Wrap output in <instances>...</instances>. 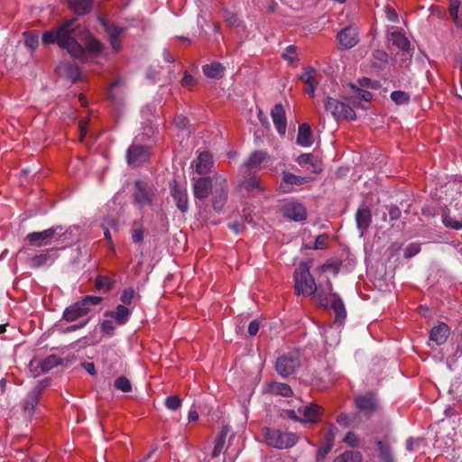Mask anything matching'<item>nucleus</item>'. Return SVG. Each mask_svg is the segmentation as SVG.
Instances as JSON below:
<instances>
[{
    "label": "nucleus",
    "instance_id": "nucleus-1",
    "mask_svg": "<svg viewBox=\"0 0 462 462\" xmlns=\"http://www.w3.org/2000/svg\"><path fill=\"white\" fill-rule=\"evenodd\" d=\"M76 18L64 21L60 25L42 34V42L46 45L57 43L59 47L66 50L72 57L80 60L87 58L85 48L79 42L82 41L86 44L88 52L92 54H102L103 44L92 36L88 31L76 23Z\"/></svg>",
    "mask_w": 462,
    "mask_h": 462
},
{
    "label": "nucleus",
    "instance_id": "nucleus-2",
    "mask_svg": "<svg viewBox=\"0 0 462 462\" xmlns=\"http://www.w3.org/2000/svg\"><path fill=\"white\" fill-rule=\"evenodd\" d=\"M310 262H302L294 272L295 291L298 295H312L317 293L319 303L322 306H327L328 300L323 297L322 292L318 291L317 285L312 278L310 269Z\"/></svg>",
    "mask_w": 462,
    "mask_h": 462
},
{
    "label": "nucleus",
    "instance_id": "nucleus-3",
    "mask_svg": "<svg viewBox=\"0 0 462 462\" xmlns=\"http://www.w3.org/2000/svg\"><path fill=\"white\" fill-rule=\"evenodd\" d=\"M448 185L457 192V196L454 199L455 203L442 215V223L446 227L457 230L462 228V179L455 180Z\"/></svg>",
    "mask_w": 462,
    "mask_h": 462
},
{
    "label": "nucleus",
    "instance_id": "nucleus-4",
    "mask_svg": "<svg viewBox=\"0 0 462 462\" xmlns=\"http://www.w3.org/2000/svg\"><path fill=\"white\" fill-rule=\"evenodd\" d=\"M102 300L103 299L99 296H86L80 300L67 307L63 312V319L68 322H72L83 318L89 313L90 305L97 306L101 303Z\"/></svg>",
    "mask_w": 462,
    "mask_h": 462
},
{
    "label": "nucleus",
    "instance_id": "nucleus-5",
    "mask_svg": "<svg viewBox=\"0 0 462 462\" xmlns=\"http://www.w3.org/2000/svg\"><path fill=\"white\" fill-rule=\"evenodd\" d=\"M264 439L267 445L279 449L290 448L297 441V436L292 432H284L276 429H265Z\"/></svg>",
    "mask_w": 462,
    "mask_h": 462
},
{
    "label": "nucleus",
    "instance_id": "nucleus-6",
    "mask_svg": "<svg viewBox=\"0 0 462 462\" xmlns=\"http://www.w3.org/2000/svg\"><path fill=\"white\" fill-rule=\"evenodd\" d=\"M48 384V380L39 382L23 400L22 408L27 417L32 418L36 413L40 397Z\"/></svg>",
    "mask_w": 462,
    "mask_h": 462
},
{
    "label": "nucleus",
    "instance_id": "nucleus-7",
    "mask_svg": "<svg viewBox=\"0 0 462 462\" xmlns=\"http://www.w3.org/2000/svg\"><path fill=\"white\" fill-rule=\"evenodd\" d=\"M325 109L330 113L336 120H355V111L348 105L328 97L325 101Z\"/></svg>",
    "mask_w": 462,
    "mask_h": 462
},
{
    "label": "nucleus",
    "instance_id": "nucleus-8",
    "mask_svg": "<svg viewBox=\"0 0 462 462\" xmlns=\"http://www.w3.org/2000/svg\"><path fill=\"white\" fill-rule=\"evenodd\" d=\"M136 190L134 195V204L143 208L144 206H151L155 198V189L150 181L136 180Z\"/></svg>",
    "mask_w": 462,
    "mask_h": 462
},
{
    "label": "nucleus",
    "instance_id": "nucleus-9",
    "mask_svg": "<svg viewBox=\"0 0 462 462\" xmlns=\"http://www.w3.org/2000/svg\"><path fill=\"white\" fill-rule=\"evenodd\" d=\"M300 355L297 351L289 352L278 357L275 369L283 377L293 374L300 366Z\"/></svg>",
    "mask_w": 462,
    "mask_h": 462
},
{
    "label": "nucleus",
    "instance_id": "nucleus-10",
    "mask_svg": "<svg viewBox=\"0 0 462 462\" xmlns=\"http://www.w3.org/2000/svg\"><path fill=\"white\" fill-rule=\"evenodd\" d=\"M215 189L212 191V207L215 211L221 212L227 200L228 186L225 177L215 178Z\"/></svg>",
    "mask_w": 462,
    "mask_h": 462
},
{
    "label": "nucleus",
    "instance_id": "nucleus-11",
    "mask_svg": "<svg viewBox=\"0 0 462 462\" xmlns=\"http://www.w3.org/2000/svg\"><path fill=\"white\" fill-rule=\"evenodd\" d=\"M98 20L104 28L105 32L108 35V41L111 45L112 51L115 53H117L122 49V42L119 39L120 35L123 34L125 31V28L123 26H119L116 23H110L106 20L104 17H98Z\"/></svg>",
    "mask_w": 462,
    "mask_h": 462
},
{
    "label": "nucleus",
    "instance_id": "nucleus-12",
    "mask_svg": "<svg viewBox=\"0 0 462 462\" xmlns=\"http://www.w3.org/2000/svg\"><path fill=\"white\" fill-rule=\"evenodd\" d=\"M170 192L179 210L183 213L187 212L189 210V196L187 189L173 180L170 182Z\"/></svg>",
    "mask_w": 462,
    "mask_h": 462
},
{
    "label": "nucleus",
    "instance_id": "nucleus-13",
    "mask_svg": "<svg viewBox=\"0 0 462 462\" xmlns=\"http://www.w3.org/2000/svg\"><path fill=\"white\" fill-rule=\"evenodd\" d=\"M272 161V157L263 151L257 150L251 153L247 161L241 166L240 171L250 172L252 171H257L261 165L264 162Z\"/></svg>",
    "mask_w": 462,
    "mask_h": 462
},
{
    "label": "nucleus",
    "instance_id": "nucleus-14",
    "mask_svg": "<svg viewBox=\"0 0 462 462\" xmlns=\"http://www.w3.org/2000/svg\"><path fill=\"white\" fill-rule=\"evenodd\" d=\"M57 233V227H50L40 232H32L26 236V240L30 245L37 247L49 245Z\"/></svg>",
    "mask_w": 462,
    "mask_h": 462
},
{
    "label": "nucleus",
    "instance_id": "nucleus-15",
    "mask_svg": "<svg viewBox=\"0 0 462 462\" xmlns=\"http://www.w3.org/2000/svg\"><path fill=\"white\" fill-rule=\"evenodd\" d=\"M282 215L293 221H303L307 217V212L304 206L297 201H287L283 204Z\"/></svg>",
    "mask_w": 462,
    "mask_h": 462
},
{
    "label": "nucleus",
    "instance_id": "nucleus-16",
    "mask_svg": "<svg viewBox=\"0 0 462 462\" xmlns=\"http://www.w3.org/2000/svg\"><path fill=\"white\" fill-rule=\"evenodd\" d=\"M193 194L199 200H205L209 193L212 194V180L209 177L193 178Z\"/></svg>",
    "mask_w": 462,
    "mask_h": 462
},
{
    "label": "nucleus",
    "instance_id": "nucleus-17",
    "mask_svg": "<svg viewBox=\"0 0 462 462\" xmlns=\"http://www.w3.org/2000/svg\"><path fill=\"white\" fill-rule=\"evenodd\" d=\"M150 152L147 146L132 144L127 150V162L131 166H138L148 160Z\"/></svg>",
    "mask_w": 462,
    "mask_h": 462
},
{
    "label": "nucleus",
    "instance_id": "nucleus-18",
    "mask_svg": "<svg viewBox=\"0 0 462 462\" xmlns=\"http://www.w3.org/2000/svg\"><path fill=\"white\" fill-rule=\"evenodd\" d=\"M337 40L341 49H351L358 42V32L355 26H347L337 34Z\"/></svg>",
    "mask_w": 462,
    "mask_h": 462
},
{
    "label": "nucleus",
    "instance_id": "nucleus-19",
    "mask_svg": "<svg viewBox=\"0 0 462 462\" xmlns=\"http://www.w3.org/2000/svg\"><path fill=\"white\" fill-rule=\"evenodd\" d=\"M238 189L243 195L257 196L263 191V188L255 177L245 178L240 180Z\"/></svg>",
    "mask_w": 462,
    "mask_h": 462
},
{
    "label": "nucleus",
    "instance_id": "nucleus-20",
    "mask_svg": "<svg viewBox=\"0 0 462 462\" xmlns=\"http://www.w3.org/2000/svg\"><path fill=\"white\" fill-rule=\"evenodd\" d=\"M271 116L279 134L284 135L287 129V120L283 106L276 104L271 111Z\"/></svg>",
    "mask_w": 462,
    "mask_h": 462
},
{
    "label": "nucleus",
    "instance_id": "nucleus-21",
    "mask_svg": "<svg viewBox=\"0 0 462 462\" xmlns=\"http://www.w3.org/2000/svg\"><path fill=\"white\" fill-rule=\"evenodd\" d=\"M56 258V249L43 250L40 254L30 259V266L40 268L45 265H51Z\"/></svg>",
    "mask_w": 462,
    "mask_h": 462
},
{
    "label": "nucleus",
    "instance_id": "nucleus-22",
    "mask_svg": "<svg viewBox=\"0 0 462 462\" xmlns=\"http://www.w3.org/2000/svg\"><path fill=\"white\" fill-rule=\"evenodd\" d=\"M212 166V156L208 152H199L197 158L192 162V167L199 175L208 173Z\"/></svg>",
    "mask_w": 462,
    "mask_h": 462
},
{
    "label": "nucleus",
    "instance_id": "nucleus-23",
    "mask_svg": "<svg viewBox=\"0 0 462 462\" xmlns=\"http://www.w3.org/2000/svg\"><path fill=\"white\" fill-rule=\"evenodd\" d=\"M306 182H308L307 178L297 176L287 171H283L282 180L280 184V189L284 193H288L292 190L293 186H300L301 184Z\"/></svg>",
    "mask_w": 462,
    "mask_h": 462
},
{
    "label": "nucleus",
    "instance_id": "nucleus-24",
    "mask_svg": "<svg viewBox=\"0 0 462 462\" xmlns=\"http://www.w3.org/2000/svg\"><path fill=\"white\" fill-rule=\"evenodd\" d=\"M450 334L449 327L444 323L439 322L434 326L430 333V339L435 342L438 346L444 344Z\"/></svg>",
    "mask_w": 462,
    "mask_h": 462
},
{
    "label": "nucleus",
    "instance_id": "nucleus-25",
    "mask_svg": "<svg viewBox=\"0 0 462 462\" xmlns=\"http://www.w3.org/2000/svg\"><path fill=\"white\" fill-rule=\"evenodd\" d=\"M301 422H315L321 413V408L317 404L310 403L298 409Z\"/></svg>",
    "mask_w": 462,
    "mask_h": 462
},
{
    "label": "nucleus",
    "instance_id": "nucleus-26",
    "mask_svg": "<svg viewBox=\"0 0 462 462\" xmlns=\"http://www.w3.org/2000/svg\"><path fill=\"white\" fill-rule=\"evenodd\" d=\"M131 314L132 310L123 304H119L116 306L115 310L106 311L105 316L114 319L116 325L122 326L128 321Z\"/></svg>",
    "mask_w": 462,
    "mask_h": 462
},
{
    "label": "nucleus",
    "instance_id": "nucleus-27",
    "mask_svg": "<svg viewBox=\"0 0 462 462\" xmlns=\"http://www.w3.org/2000/svg\"><path fill=\"white\" fill-rule=\"evenodd\" d=\"M356 404L359 411L369 413L377 408V400L373 393H366L356 399Z\"/></svg>",
    "mask_w": 462,
    "mask_h": 462
},
{
    "label": "nucleus",
    "instance_id": "nucleus-28",
    "mask_svg": "<svg viewBox=\"0 0 462 462\" xmlns=\"http://www.w3.org/2000/svg\"><path fill=\"white\" fill-rule=\"evenodd\" d=\"M316 74L317 71L313 68L309 67L306 68L304 71L300 75V79L307 85L305 91L310 97H314L315 88L318 84Z\"/></svg>",
    "mask_w": 462,
    "mask_h": 462
},
{
    "label": "nucleus",
    "instance_id": "nucleus-29",
    "mask_svg": "<svg viewBox=\"0 0 462 462\" xmlns=\"http://www.w3.org/2000/svg\"><path fill=\"white\" fill-rule=\"evenodd\" d=\"M356 220L360 236H363L367 227L371 224L372 215L367 208H361L356 211Z\"/></svg>",
    "mask_w": 462,
    "mask_h": 462
},
{
    "label": "nucleus",
    "instance_id": "nucleus-30",
    "mask_svg": "<svg viewBox=\"0 0 462 462\" xmlns=\"http://www.w3.org/2000/svg\"><path fill=\"white\" fill-rule=\"evenodd\" d=\"M312 143V132L310 125L307 123L300 125L297 136V144L302 147H310Z\"/></svg>",
    "mask_w": 462,
    "mask_h": 462
},
{
    "label": "nucleus",
    "instance_id": "nucleus-31",
    "mask_svg": "<svg viewBox=\"0 0 462 462\" xmlns=\"http://www.w3.org/2000/svg\"><path fill=\"white\" fill-rule=\"evenodd\" d=\"M331 297V309L334 310L336 315L335 320L336 322L341 324L346 316L345 305L337 293L332 292Z\"/></svg>",
    "mask_w": 462,
    "mask_h": 462
},
{
    "label": "nucleus",
    "instance_id": "nucleus-32",
    "mask_svg": "<svg viewBox=\"0 0 462 462\" xmlns=\"http://www.w3.org/2000/svg\"><path fill=\"white\" fill-rule=\"evenodd\" d=\"M389 42L402 51H406L410 47V42L407 37L399 30L393 31L388 36Z\"/></svg>",
    "mask_w": 462,
    "mask_h": 462
},
{
    "label": "nucleus",
    "instance_id": "nucleus-33",
    "mask_svg": "<svg viewBox=\"0 0 462 462\" xmlns=\"http://www.w3.org/2000/svg\"><path fill=\"white\" fill-rule=\"evenodd\" d=\"M203 73L209 79H220L224 75V66L217 61L206 64L202 68Z\"/></svg>",
    "mask_w": 462,
    "mask_h": 462
},
{
    "label": "nucleus",
    "instance_id": "nucleus-34",
    "mask_svg": "<svg viewBox=\"0 0 462 462\" xmlns=\"http://www.w3.org/2000/svg\"><path fill=\"white\" fill-rule=\"evenodd\" d=\"M266 391L284 397H288L292 393V390L289 384L277 382L269 383Z\"/></svg>",
    "mask_w": 462,
    "mask_h": 462
},
{
    "label": "nucleus",
    "instance_id": "nucleus-35",
    "mask_svg": "<svg viewBox=\"0 0 462 462\" xmlns=\"http://www.w3.org/2000/svg\"><path fill=\"white\" fill-rule=\"evenodd\" d=\"M70 8L78 14H84L90 11L92 0H69Z\"/></svg>",
    "mask_w": 462,
    "mask_h": 462
},
{
    "label": "nucleus",
    "instance_id": "nucleus-36",
    "mask_svg": "<svg viewBox=\"0 0 462 462\" xmlns=\"http://www.w3.org/2000/svg\"><path fill=\"white\" fill-rule=\"evenodd\" d=\"M114 286V281L108 276L98 275L95 280L96 290L106 293L112 290Z\"/></svg>",
    "mask_w": 462,
    "mask_h": 462
},
{
    "label": "nucleus",
    "instance_id": "nucleus-37",
    "mask_svg": "<svg viewBox=\"0 0 462 462\" xmlns=\"http://www.w3.org/2000/svg\"><path fill=\"white\" fill-rule=\"evenodd\" d=\"M333 440H334V433L330 430L325 435L323 445L318 449V452H317L318 459H323L327 456V454L331 450Z\"/></svg>",
    "mask_w": 462,
    "mask_h": 462
},
{
    "label": "nucleus",
    "instance_id": "nucleus-38",
    "mask_svg": "<svg viewBox=\"0 0 462 462\" xmlns=\"http://www.w3.org/2000/svg\"><path fill=\"white\" fill-rule=\"evenodd\" d=\"M226 432L222 430L215 440V446L212 450V457H216L219 456L224 450H227L226 447Z\"/></svg>",
    "mask_w": 462,
    "mask_h": 462
},
{
    "label": "nucleus",
    "instance_id": "nucleus-39",
    "mask_svg": "<svg viewBox=\"0 0 462 462\" xmlns=\"http://www.w3.org/2000/svg\"><path fill=\"white\" fill-rule=\"evenodd\" d=\"M61 69L64 70L66 76L70 79L72 81H77L80 79L81 71L78 65L65 63L62 65Z\"/></svg>",
    "mask_w": 462,
    "mask_h": 462
},
{
    "label": "nucleus",
    "instance_id": "nucleus-40",
    "mask_svg": "<svg viewBox=\"0 0 462 462\" xmlns=\"http://www.w3.org/2000/svg\"><path fill=\"white\" fill-rule=\"evenodd\" d=\"M361 460L362 456L358 451L349 450L336 457L333 462H361Z\"/></svg>",
    "mask_w": 462,
    "mask_h": 462
},
{
    "label": "nucleus",
    "instance_id": "nucleus-41",
    "mask_svg": "<svg viewBox=\"0 0 462 462\" xmlns=\"http://www.w3.org/2000/svg\"><path fill=\"white\" fill-rule=\"evenodd\" d=\"M379 456L383 462H393L390 446L381 440L377 441Z\"/></svg>",
    "mask_w": 462,
    "mask_h": 462
},
{
    "label": "nucleus",
    "instance_id": "nucleus-42",
    "mask_svg": "<svg viewBox=\"0 0 462 462\" xmlns=\"http://www.w3.org/2000/svg\"><path fill=\"white\" fill-rule=\"evenodd\" d=\"M60 364V358L55 355H51L46 357L41 363L42 371L46 373L51 370L52 368L58 366Z\"/></svg>",
    "mask_w": 462,
    "mask_h": 462
},
{
    "label": "nucleus",
    "instance_id": "nucleus-43",
    "mask_svg": "<svg viewBox=\"0 0 462 462\" xmlns=\"http://www.w3.org/2000/svg\"><path fill=\"white\" fill-rule=\"evenodd\" d=\"M374 64L375 67H382L388 63V53L383 50H375L373 52Z\"/></svg>",
    "mask_w": 462,
    "mask_h": 462
},
{
    "label": "nucleus",
    "instance_id": "nucleus-44",
    "mask_svg": "<svg viewBox=\"0 0 462 462\" xmlns=\"http://www.w3.org/2000/svg\"><path fill=\"white\" fill-rule=\"evenodd\" d=\"M115 387L123 393H129L132 390L131 382L125 376H119L115 380Z\"/></svg>",
    "mask_w": 462,
    "mask_h": 462
},
{
    "label": "nucleus",
    "instance_id": "nucleus-45",
    "mask_svg": "<svg viewBox=\"0 0 462 462\" xmlns=\"http://www.w3.org/2000/svg\"><path fill=\"white\" fill-rule=\"evenodd\" d=\"M392 100L397 105L406 104L410 100V95L404 91L395 90L391 93Z\"/></svg>",
    "mask_w": 462,
    "mask_h": 462
},
{
    "label": "nucleus",
    "instance_id": "nucleus-46",
    "mask_svg": "<svg viewBox=\"0 0 462 462\" xmlns=\"http://www.w3.org/2000/svg\"><path fill=\"white\" fill-rule=\"evenodd\" d=\"M351 88L356 90V94L353 97V100H352V104L353 105H356V99L363 100V101H365V102H368V101H370L372 99V94L369 91L364 90V89H360V88H356V87H354L352 85H351Z\"/></svg>",
    "mask_w": 462,
    "mask_h": 462
},
{
    "label": "nucleus",
    "instance_id": "nucleus-47",
    "mask_svg": "<svg viewBox=\"0 0 462 462\" xmlns=\"http://www.w3.org/2000/svg\"><path fill=\"white\" fill-rule=\"evenodd\" d=\"M24 43L31 50L34 51L39 44V37L37 34L31 32H23Z\"/></svg>",
    "mask_w": 462,
    "mask_h": 462
},
{
    "label": "nucleus",
    "instance_id": "nucleus-48",
    "mask_svg": "<svg viewBox=\"0 0 462 462\" xmlns=\"http://www.w3.org/2000/svg\"><path fill=\"white\" fill-rule=\"evenodd\" d=\"M119 325H116V322L115 321L114 319L110 318L108 319H105L103 320V322L101 323V330L109 335V336H112L113 335V332L114 330L116 328V327H118Z\"/></svg>",
    "mask_w": 462,
    "mask_h": 462
},
{
    "label": "nucleus",
    "instance_id": "nucleus-49",
    "mask_svg": "<svg viewBox=\"0 0 462 462\" xmlns=\"http://www.w3.org/2000/svg\"><path fill=\"white\" fill-rule=\"evenodd\" d=\"M181 399L176 395H171L166 398L165 406L171 411H176L181 406Z\"/></svg>",
    "mask_w": 462,
    "mask_h": 462
},
{
    "label": "nucleus",
    "instance_id": "nucleus-50",
    "mask_svg": "<svg viewBox=\"0 0 462 462\" xmlns=\"http://www.w3.org/2000/svg\"><path fill=\"white\" fill-rule=\"evenodd\" d=\"M324 337L325 343L329 346L337 345L338 342L337 332L333 328L325 331Z\"/></svg>",
    "mask_w": 462,
    "mask_h": 462
},
{
    "label": "nucleus",
    "instance_id": "nucleus-51",
    "mask_svg": "<svg viewBox=\"0 0 462 462\" xmlns=\"http://www.w3.org/2000/svg\"><path fill=\"white\" fill-rule=\"evenodd\" d=\"M462 6V0H449V14L452 19L459 16V10Z\"/></svg>",
    "mask_w": 462,
    "mask_h": 462
},
{
    "label": "nucleus",
    "instance_id": "nucleus-52",
    "mask_svg": "<svg viewBox=\"0 0 462 462\" xmlns=\"http://www.w3.org/2000/svg\"><path fill=\"white\" fill-rule=\"evenodd\" d=\"M135 292L133 288L125 289L121 295V301L125 306L130 305L134 298Z\"/></svg>",
    "mask_w": 462,
    "mask_h": 462
},
{
    "label": "nucleus",
    "instance_id": "nucleus-53",
    "mask_svg": "<svg viewBox=\"0 0 462 462\" xmlns=\"http://www.w3.org/2000/svg\"><path fill=\"white\" fill-rule=\"evenodd\" d=\"M297 48L294 45H289L286 47L285 51L282 54V57L287 60L290 63H292L295 60L294 55L296 54Z\"/></svg>",
    "mask_w": 462,
    "mask_h": 462
},
{
    "label": "nucleus",
    "instance_id": "nucleus-54",
    "mask_svg": "<svg viewBox=\"0 0 462 462\" xmlns=\"http://www.w3.org/2000/svg\"><path fill=\"white\" fill-rule=\"evenodd\" d=\"M225 20L229 26H238L240 23L239 17L231 12L225 13Z\"/></svg>",
    "mask_w": 462,
    "mask_h": 462
},
{
    "label": "nucleus",
    "instance_id": "nucleus-55",
    "mask_svg": "<svg viewBox=\"0 0 462 462\" xmlns=\"http://www.w3.org/2000/svg\"><path fill=\"white\" fill-rule=\"evenodd\" d=\"M144 230L142 226H135L132 233V241L134 244L141 243L143 240Z\"/></svg>",
    "mask_w": 462,
    "mask_h": 462
},
{
    "label": "nucleus",
    "instance_id": "nucleus-56",
    "mask_svg": "<svg viewBox=\"0 0 462 462\" xmlns=\"http://www.w3.org/2000/svg\"><path fill=\"white\" fill-rule=\"evenodd\" d=\"M328 240V236L327 234H322V235L317 236L313 249H315V250L324 249L327 245Z\"/></svg>",
    "mask_w": 462,
    "mask_h": 462
},
{
    "label": "nucleus",
    "instance_id": "nucleus-57",
    "mask_svg": "<svg viewBox=\"0 0 462 462\" xmlns=\"http://www.w3.org/2000/svg\"><path fill=\"white\" fill-rule=\"evenodd\" d=\"M188 125H189L188 118L186 116H182V115L177 116L174 118V125L178 129L185 130V129H187Z\"/></svg>",
    "mask_w": 462,
    "mask_h": 462
},
{
    "label": "nucleus",
    "instance_id": "nucleus-58",
    "mask_svg": "<svg viewBox=\"0 0 462 462\" xmlns=\"http://www.w3.org/2000/svg\"><path fill=\"white\" fill-rule=\"evenodd\" d=\"M116 223L113 218H109L105 223H103L104 235L107 240H111V235H110L108 226L114 228V227H116Z\"/></svg>",
    "mask_w": 462,
    "mask_h": 462
},
{
    "label": "nucleus",
    "instance_id": "nucleus-59",
    "mask_svg": "<svg viewBox=\"0 0 462 462\" xmlns=\"http://www.w3.org/2000/svg\"><path fill=\"white\" fill-rule=\"evenodd\" d=\"M391 221L397 220L401 217L402 212L398 207L391 206L388 209Z\"/></svg>",
    "mask_w": 462,
    "mask_h": 462
},
{
    "label": "nucleus",
    "instance_id": "nucleus-60",
    "mask_svg": "<svg viewBox=\"0 0 462 462\" xmlns=\"http://www.w3.org/2000/svg\"><path fill=\"white\" fill-rule=\"evenodd\" d=\"M337 422L343 427H347L351 423V418L348 414L341 413L337 416Z\"/></svg>",
    "mask_w": 462,
    "mask_h": 462
},
{
    "label": "nucleus",
    "instance_id": "nucleus-61",
    "mask_svg": "<svg viewBox=\"0 0 462 462\" xmlns=\"http://www.w3.org/2000/svg\"><path fill=\"white\" fill-rule=\"evenodd\" d=\"M312 161H313V157L310 153L300 154L297 159L298 163L300 165H304L307 163L312 164L313 163Z\"/></svg>",
    "mask_w": 462,
    "mask_h": 462
},
{
    "label": "nucleus",
    "instance_id": "nucleus-62",
    "mask_svg": "<svg viewBox=\"0 0 462 462\" xmlns=\"http://www.w3.org/2000/svg\"><path fill=\"white\" fill-rule=\"evenodd\" d=\"M420 443H421V439H414L412 438H410L406 441V448L409 451H413L415 447L419 446Z\"/></svg>",
    "mask_w": 462,
    "mask_h": 462
},
{
    "label": "nucleus",
    "instance_id": "nucleus-63",
    "mask_svg": "<svg viewBox=\"0 0 462 462\" xmlns=\"http://www.w3.org/2000/svg\"><path fill=\"white\" fill-rule=\"evenodd\" d=\"M344 442H346L349 446L354 447L357 444V438L354 433L348 432L344 438Z\"/></svg>",
    "mask_w": 462,
    "mask_h": 462
},
{
    "label": "nucleus",
    "instance_id": "nucleus-64",
    "mask_svg": "<svg viewBox=\"0 0 462 462\" xmlns=\"http://www.w3.org/2000/svg\"><path fill=\"white\" fill-rule=\"evenodd\" d=\"M258 330H259V322L256 319L252 320L248 326V333L251 336H255L257 334Z\"/></svg>",
    "mask_w": 462,
    "mask_h": 462
}]
</instances>
